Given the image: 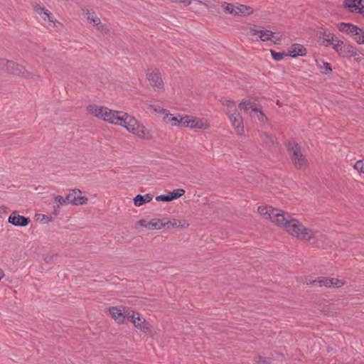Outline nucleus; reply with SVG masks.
I'll use <instances>...</instances> for the list:
<instances>
[{"label": "nucleus", "mask_w": 364, "mask_h": 364, "mask_svg": "<svg viewBox=\"0 0 364 364\" xmlns=\"http://www.w3.org/2000/svg\"><path fill=\"white\" fill-rule=\"evenodd\" d=\"M277 225L283 228L289 235L304 240H311L313 237H323L317 232L308 228L298 220L284 212V219L277 221Z\"/></svg>", "instance_id": "1"}, {"label": "nucleus", "mask_w": 364, "mask_h": 364, "mask_svg": "<svg viewBox=\"0 0 364 364\" xmlns=\"http://www.w3.org/2000/svg\"><path fill=\"white\" fill-rule=\"evenodd\" d=\"M119 123L117 124L122 126L128 132L136 135L141 139H151L153 136L152 132L146 128L143 124L139 123L134 117L127 113L120 112Z\"/></svg>", "instance_id": "2"}, {"label": "nucleus", "mask_w": 364, "mask_h": 364, "mask_svg": "<svg viewBox=\"0 0 364 364\" xmlns=\"http://www.w3.org/2000/svg\"><path fill=\"white\" fill-rule=\"evenodd\" d=\"M86 110L90 114L111 124H116L120 119L121 112L113 111L104 106L90 105L86 107Z\"/></svg>", "instance_id": "3"}, {"label": "nucleus", "mask_w": 364, "mask_h": 364, "mask_svg": "<svg viewBox=\"0 0 364 364\" xmlns=\"http://www.w3.org/2000/svg\"><path fill=\"white\" fill-rule=\"evenodd\" d=\"M287 149L290 158L296 168L301 169L307 167L308 160L302 154L301 147L297 143L289 142L287 146Z\"/></svg>", "instance_id": "4"}, {"label": "nucleus", "mask_w": 364, "mask_h": 364, "mask_svg": "<svg viewBox=\"0 0 364 364\" xmlns=\"http://www.w3.org/2000/svg\"><path fill=\"white\" fill-rule=\"evenodd\" d=\"M258 212L260 215H264L266 219L269 220L275 225L277 221H282V219H284V211L273 208L271 206H259L258 208Z\"/></svg>", "instance_id": "5"}, {"label": "nucleus", "mask_w": 364, "mask_h": 364, "mask_svg": "<svg viewBox=\"0 0 364 364\" xmlns=\"http://www.w3.org/2000/svg\"><path fill=\"white\" fill-rule=\"evenodd\" d=\"M250 33L257 36L262 41H271L274 43H279L281 38L275 36V33L269 30H264L260 27L254 26L250 28Z\"/></svg>", "instance_id": "6"}, {"label": "nucleus", "mask_w": 364, "mask_h": 364, "mask_svg": "<svg viewBox=\"0 0 364 364\" xmlns=\"http://www.w3.org/2000/svg\"><path fill=\"white\" fill-rule=\"evenodd\" d=\"M227 114L237 133L242 134L244 133L243 120L237 109H235V110L231 112L230 110H228Z\"/></svg>", "instance_id": "7"}, {"label": "nucleus", "mask_w": 364, "mask_h": 364, "mask_svg": "<svg viewBox=\"0 0 364 364\" xmlns=\"http://www.w3.org/2000/svg\"><path fill=\"white\" fill-rule=\"evenodd\" d=\"M0 68L15 75H24V68L6 59H0Z\"/></svg>", "instance_id": "8"}, {"label": "nucleus", "mask_w": 364, "mask_h": 364, "mask_svg": "<svg viewBox=\"0 0 364 364\" xmlns=\"http://www.w3.org/2000/svg\"><path fill=\"white\" fill-rule=\"evenodd\" d=\"M186 126L193 129H202L209 128V124L204 119H199L190 115H186Z\"/></svg>", "instance_id": "9"}, {"label": "nucleus", "mask_w": 364, "mask_h": 364, "mask_svg": "<svg viewBox=\"0 0 364 364\" xmlns=\"http://www.w3.org/2000/svg\"><path fill=\"white\" fill-rule=\"evenodd\" d=\"M32 6L35 11L41 15L45 21H48L49 26L53 24L54 26L55 25V18L42 4L35 2L32 4Z\"/></svg>", "instance_id": "10"}, {"label": "nucleus", "mask_w": 364, "mask_h": 364, "mask_svg": "<svg viewBox=\"0 0 364 364\" xmlns=\"http://www.w3.org/2000/svg\"><path fill=\"white\" fill-rule=\"evenodd\" d=\"M81 191L79 189L72 190L66 196V200L68 204H73L74 205H84L87 203V198L84 196H81Z\"/></svg>", "instance_id": "11"}, {"label": "nucleus", "mask_w": 364, "mask_h": 364, "mask_svg": "<svg viewBox=\"0 0 364 364\" xmlns=\"http://www.w3.org/2000/svg\"><path fill=\"white\" fill-rule=\"evenodd\" d=\"M109 312L112 317L118 323H123L127 319L129 311L128 309L120 307L112 306L109 308Z\"/></svg>", "instance_id": "12"}, {"label": "nucleus", "mask_w": 364, "mask_h": 364, "mask_svg": "<svg viewBox=\"0 0 364 364\" xmlns=\"http://www.w3.org/2000/svg\"><path fill=\"white\" fill-rule=\"evenodd\" d=\"M313 283L317 284L318 287H340L343 285V282L341 280H339L336 278H326V277H319L318 279L314 280Z\"/></svg>", "instance_id": "13"}, {"label": "nucleus", "mask_w": 364, "mask_h": 364, "mask_svg": "<svg viewBox=\"0 0 364 364\" xmlns=\"http://www.w3.org/2000/svg\"><path fill=\"white\" fill-rule=\"evenodd\" d=\"M137 225L149 230H160L166 226L162 220L156 218L152 219L151 221L140 220L137 222Z\"/></svg>", "instance_id": "14"}, {"label": "nucleus", "mask_w": 364, "mask_h": 364, "mask_svg": "<svg viewBox=\"0 0 364 364\" xmlns=\"http://www.w3.org/2000/svg\"><path fill=\"white\" fill-rule=\"evenodd\" d=\"M8 221L14 226L25 227L29 223L30 219L20 215L16 211H14L9 217Z\"/></svg>", "instance_id": "15"}, {"label": "nucleus", "mask_w": 364, "mask_h": 364, "mask_svg": "<svg viewBox=\"0 0 364 364\" xmlns=\"http://www.w3.org/2000/svg\"><path fill=\"white\" fill-rule=\"evenodd\" d=\"M147 78L149 84L156 88H161L164 86L163 81L161 80L160 73L158 70H149L147 73Z\"/></svg>", "instance_id": "16"}, {"label": "nucleus", "mask_w": 364, "mask_h": 364, "mask_svg": "<svg viewBox=\"0 0 364 364\" xmlns=\"http://www.w3.org/2000/svg\"><path fill=\"white\" fill-rule=\"evenodd\" d=\"M344 5L350 12L358 11L364 14V0H345Z\"/></svg>", "instance_id": "17"}, {"label": "nucleus", "mask_w": 364, "mask_h": 364, "mask_svg": "<svg viewBox=\"0 0 364 364\" xmlns=\"http://www.w3.org/2000/svg\"><path fill=\"white\" fill-rule=\"evenodd\" d=\"M186 115L184 117H181L178 115V117H175L171 114H166V116H164V121L166 122H171L173 126L185 127L186 126Z\"/></svg>", "instance_id": "18"}, {"label": "nucleus", "mask_w": 364, "mask_h": 364, "mask_svg": "<svg viewBox=\"0 0 364 364\" xmlns=\"http://www.w3.org/2000/svg\"><path fill=\"white\" fill-rule=\"evenodd\" d=\"M127 320L132 322L135 327L140 328L144 332H146L149 330V327L146 325H143L145 322V319L140 317L139 315L135 316L134 313L131 314L129 312Z\"/></svg>", "instance_id": "19"}, {"label": "nucleus", "mask_w": 364, "mask_h": 364, "mask_svg": "<svg viewBox=\"0 0 364 364\" xmlns=\"http://www.w3.org/2000/svg\"><path fill=\"white\" fill-rule=\"evenodd\" d=\"M338 28L340 31L345 32L353 37L355 34H358V31H360V28L351 23H340L338 25Z\"/></svg>", "instance_id": "20"}, {"label": "nucleus", "mask_w": 364, "mask_h": 364, "mask_svg": "<svg viewBox=\"0 0 364 364\" xmlns=\"http://www.w3.org/2000/svg\"><path fill=\"white\" fill-rule=\"evenodd\" d=\"M239 108L250 113L251 115L253 114L257 109L256 104L251 99L242 100L239 105Z\"/></svg>", "instance_id": "21"}, {"label": "nucleus", "mask_w": 364, "mask_h": 364, "mask_svg": "<svg viewBox=\"0 0 364 364\" xmlns=\"http://www.w3.org/2000/svg\"><path fill=\"white\" fill-rule=\"evenodd\" d=\"M314 231L316 232V230H314ZM317 232L318 233V235H321L323 237H314L312 238L316 240L315 241L316 246H317L318 247H322L324 249L331 247V242L329 240L328 237L326 235L319 232L318 231H317Z\"/></svg>", "instance_id": "22"}, {"label": "nucleus", "mask_w": 364, "mask_h": 364, "mask_svg": "<svg viewBox=\"0 0 364 364\" xmlns=\"http://www.w3.org/2000/svg\"><path fill=\"white\" fill-rule=\"evenodd\" d=\"M306 48L302 45L298 43L291 45L289 50V55L292 57L304 56L306 55Z\"/></svg>", "instance_id": "23"}, {"label": "nucleus", "mask_w": 364, "mask_h": 364, "mask_svg": "<svg viewBox=\"0 0 364 364\" xmlns=\"http://www.w3.org/2000/svg\"><path fill=\"white\" fill-rule=\"evenodd\" d=\"M252 13L253 9L250 6L244 4L235 5V10L233 14L235 16H245L250 15Z\"/></svg>", "instance_id": "24"}, {"label": "nucleus", "mask_w": 364, "mask_h": 364, "mask_svg": "<svg viewBox=\"0 0 364 364\" xmlns=\"http://www.w3.org/2000/svg\"><path fill=\"white\" fill-rule=\"evenodd\" d=\"M152 200V196L150 194H146L144 196L137 195L134 198V203L136 206H141L146 203H149Z\"/></svg>", "instance_id": "25"}, {"label": "nucleus", "mask_w": 364, "mask_h": 364, "mask_svg": "<svg viewBox=\"0 0 364 364\" xmlns=\"http://www.w3.org/2000/svg\"><path fill=\"white\" fill-rule=\"evenodd\" d=\"M329 43H331L333 46V48L337 51V52H340V54L342 55L343 54V42L341 40H339L337 37H334L333 38V41H331L329 42Z\"/></svg>", "instance_id": "26"}, {"label": "nucleus", "mask_w": 364, "mask_h": 364, "mask_svg": "<svg viewBox=\"0 0 364 364\" xmlns=\"http://www.w3.org/2000/svg\"><path fill=\"white\" fill-rule=\"evenodd\" d=\"M54 200L55 203L57 204V208H55V215H57L59 211L60 206L68 205V200H66V198H64L61 196H56L54 198Z\"/></svg>", "instance_id": "27"}, {"label": "nucleus", "mask_w": 364, "mask_h": 364, "mask_svg": "<svg viewBox=\"0 0 364 364\" xmlns=\"http://www.w3.org/2000/svg\"><path fill=\"white\" fill-rule=\"evenodd\" d=\"M184 193H185V190H183L182 188H178V189L173 190L172 192H170L168 194L171 198V200H173L174 199H177V198L181 197L182 196L184 195Z\"/></svg>", "instance_id": "28"}, {"label": "nucleus", "mask_w": 364, "mask_h": 364, "mask_svg": "<svg viewBox=\"0 0 364 364\" xmlns=\"http://www.w3.org/2000/svg\"><path fill=\"white\" fill-rule=\"evenodd\" d=\"M251 116L257 118L259 122L262 123L265 122L267 120V117L264 114V113L261 110L258 109H257L254 114H252Z\"/></svg>", "instance_id": "29"}, {"label": "nucleus", "mask_w": 364, "mask_h": 364, "mask_svg": "<svg viewBox=\"0 0 364 364\" xmlns=\"http://www.w3.org/2000/svg\"><path fill=\"white\" fill-rule=\"evenodd\" d=\"M222 7L223 8L225 13L233 15L234 10H235V5H233L232 4L224 2L222 4Z\"/></svg>", "instance_id": "30"}, {"label": "nucleus", "mask_w": 364, "mask_h": 364, "mask_svg": "<svg viewBox=\"0 0 364 364\" xmlns=\"http://www.w3.org/2000/svg\"><path fill=\"white\" fill-rule=\"evenodd\" d=\"M355 41L359 44L364 43V30L360 28V31H358V34L354 36Z\"/></svg>", "instance_id": "31"}, {"label": "nucleus", "mask_w": 364, "mask_h": 364, "mask_svg": "<svg viewBox=\"0 0 364 364\" xmlns=\"http://www.w3.org/2000/svg\"><path fill=\"white\" fill-rule=\"evenodd\" d=\"M222 104L226 106L228 110H230V112L236 109L235 103L232 100L225 99L222 101Z\"/></svg>", "instance_id": "32"}, {"label": "nucleus", "mask_w": 364, "mask_h": 364, "mask_svg": "<svg viewBox=\"0 0 364 364\" xmlns=\"http://www.w3.org/2000/svg\"><path fill=\"white\" fill-rule=\"evenodd\" d=\"M150 109L153 110L154 112L163 114H164V116H166V114H169V112L166 109L158 105H150Z\"/></svg>", "instance_id": "33"}, {"label": "nucleus", "mask_w": 364, "mask_h": 364, "mask_svg": "<svg viewBox=\"0 0 364 364\" xmlns=\"http://www.w3.org/2000/svg\"><path fill=\"white\" fill-rule=\"evenodd\" d=\"M348 54L349 56H353L355 54L354 48L350 45H344L343 49V54Z\"/></svg>", "instance_id": "34"}, {"label": "nucleus", "mask_w": 364, "mask_h": 364, "mask_svg": "<svg viewBox=\"0 0 364 364\" xmlns=\"http://www.w3.org/2000/svg\"><path fill=\"white\" fill-rule=\"evenodd\" d=\"M271 54L274 60L279 61L284 58L286 55L284 53H277L274 50H271Z\"/></svg>", "instance_id": "35"}, {"label": "nucleus", "mask_w": 364, "mask_h": 364, "mask_svg": "<svg viewBox=\"0 0 364 364\" xmlns=\"http://www.w3.org/2000/svg\"><path fill=\"white\" fill-rule=\"evenodd\" d=\"M354 168L356 171L364 173V160L358 161L354 165Z\"/></svg>", "instance_id": "36"}, {"label": "nucleus", "mask_w": 364, "mask_h": 364, "mask_svg": "<svg viewBox=\"0 0 364 364\" xmlns=\"http://www.w3.org/2000/svg\"><path fill=\"white\" fill-rule=\"evenodd\" d=\"M322 33L324 41H327L328 43H329L331 41H333L335 36L329 31H324Z\"/></svg>", "instance_id": "37"}, {"label": "nucleus", "mask_w": 364, "mask_h": 364, "mask_svg": "<svg viewBox=\"0 0 364 364\" xmlns=\"http://www.w3.org/2000/svg\"><path fill=\"white\" fill-rule=\"evenodd\" d=\"M255 360L258 364H267L269 363V358L258 355L255 358Z\"/></svg>", "instance_id": "38"}, {"label": "nucleus", "mask_w": 364, "mask_h": 364, "mask_svg": "<svg viewBox=\"0 0 364 364\" xmlns=\"http://www.w3.org/2000/svg\"><path fill=\"white\" fill-rule=\"evenodd\" d=\"M156 200L157 201H171V198L169 196V194L168 195H160L156 197Z\"/></svg>", "instance_id": "39"}, {"label": "nucleus", "mask_w": 364, "mask_h": 364, "mask_svg": "<svg viewBox=\"0 0 364 364\" xmlns=\"http://www.w3.org/2000/svg\"><path fill=\"white\" fill-rule=\"evenodd\" d=\"M171 1L182 3L185 6H189L192 3L191 0H171Z\"/></svg>", "instance_id": "40"}, {"label": "nucleus", "mask_w": 364, "mask_h": 364, "mask_svg": "<svg viewBox=\"0 0 364 364\" xmlns=\"http://www.w3.org/2000/svg\"><path fill=\"white\" fill-rule=\"evenodd\" d=\"M321 68L323 69L326 72H329L331 71L332 70L330 63L326 62H323V66Z\"/></svg>", "instance_id": "41"}, {"label": "nucleus", "mask_w": 364, "mask_h": 364, "mask_svg": "<svg viewBox=\"0 0 364 364\" xmlns=\"http://www.w3.org/2000/svg\"><path fill=\"white\" fill-rule=\"evenodd\" d=\"M193 2H194L195 4H197L203 5V6H205V8H207V9H209V8H210L209 5H208L207 3L203 2V1H200V0H194V1H193Z\"/></svg>", "instance_id": "42"}, {"label": "nucleus", "mask_w": 364, "mask_h": 364, "mask_svg": "<svg viewBox=\"0 0 364 364\" xmlns=\"http://www.w3.org/2000/svg\"><path fill=\"white\" fill-rule=\"evenodd\" d=\"M87 19L92 21L94 23V24H95V25H97L100 23V18L97 17H95V18L92 17L90 18V16H87Z\"/></svg>", "instance_id": "43"}, {"label": "nucleus", "mask_w": 364, "mask_h": 364, "mask_svg": "<svg viewBox=\"0 0 364 364\" xmlns=\"http://www.w3.org/2000/svg\"><path fill=\"white\" fill-rule=\"evenodd\" d=\"M166 224V225H167L168 227H173V228H175V227H178V224L176 221H174L173 223L171 222V221H168L167 223H164Z\"/></svg>", "instance_id": "44"}, {"label": "nucleus", "mask_w": 364, "mask_h": 364, "mask_svg": "<svg viewBox=\"0 0 364 364\" xmlns=\"http://www.w3.org/2000/svg\"><path fill=\"white\" fill-rule=\"evenodd\" d=\"M45 22L47 23V26H48V27H53V28H55V27H56V28H57V27H58V26L56 25V23H57V24H59V22H57L56 21H55V25L54 26H53V24H52V26H49V24H48V21H45Z\"/></svg>", "instance_id": "45"}, {"label": "nucleus", "mask_w": 364, "mask_h": 364, "mask_svg": "<svg viewBox=\"0 0 364 364\" xmlns=\"http://www.w3.org/2000/svg\"><path fill=\"white\" fill-rule=\"evenodd\" d=\"M191 9L192 11H194L195 8L193 6V7H191Z\"/></svg>", "instance_id": "46"}, {"label": "nucleus", "mask_w": 364, "mask_h": 364, "mask_svg": "<svg viewBox=\"0 0 364 364\" xmlns=\"http://www.w3.org/2000/svg\"><path fill=\"white\" fill-rule=\"evenodd\" d=\"M270 140H271V142H272V143L274 142V139H270Z\"/></svg>", "instance_id": "47"}]
</instances>
